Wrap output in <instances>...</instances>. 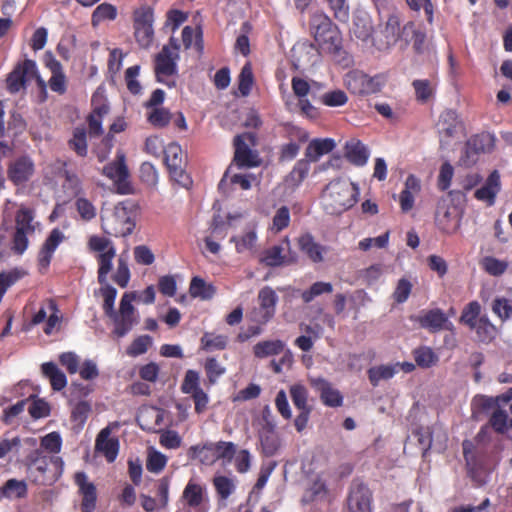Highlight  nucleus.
<instances>
[{
	"instance_id": "obj_50",
	"label": "nucleus",
	"mask_w": 512,
	"mask_h": 512,
	"mask_svg": "<svg viewBox=\"0 0 512 512\" xmlns=\"http://www.w3.org/2000/svg\"><path fill=\"white\" fill-rule=\"evenodd\" d=\"M253 83L254 76L251 64L246 63L242 67L238 77V88L242 96H247L250 93Z\"/></svg>"
},
{
	"instance_id": "obj_11",
	"label": "nucleus",
	"mask_w": 512,
	"mask_h": 512,
	"mask_svg": "<svg viewBox=\"0 0 512 512\" xmlns=\"http://www.w3.org/2000/svg\"><path fill=\"white\" fill-rule=\"evenodd\" d=\"M254 145V136L252 133H243L234 138V161L241 168H250L259 166L261 160L258 154L250 148Z\"/></svg>"
},
{
	"instance_id": "obj_7",
	"label": "nucleus",
	"mask_w": 512,
	"mask_h": 512,
	"mask_svg": "<svg viewBox=\"0 0 512 512\" xmlns=\"http://www.w3.org/2000/svg\"><path fill=\"white\" fill-rule=\"evenodd\" d=\"M344 84L353 94L377 93L385 85V77L382 75L369 77L361 71L353 70L345 75Z\"/></svg>"
},
{
	"instance_id": "obj_36",
	"label": "nucleus",
	"mask_w": 512,
	"mask_h": 512,
	"mask_svg": "<svg viewBox=\"0 0 512 512\" xmlns=\"http://www.w3.org/2000/svg\"><path fill=\"white\" fill-rule=\"evenodd\" d=\"M436 222L439 228L447 234L454 233L459 226V218L455 214V209L451 211L449 208H439Z\"/></svg>"
},
{
	"instance_id": "obj_40",
	"label": "nucleus",
	"mask_w": 512,
	"mask_h": 512,
	"mask_svg": "<svg viewBox=\"0 0 512 512\" xmlns=\"http://www.w3.org/2000/svg\"><path fill=\"white\" fill-rule=\"evenodd\" d=\"M109 318L114 323L113 333L117 337H124L132 329L135 323V317L133 314H122V312L114 311V315H110Z\"/></svg>"
},
{
	"instance_id": "obj_64",
	"label": "nucleus",
	"mask_w": 512,
	"mask_h": 512,
	"mask_svg": "<svg viewBox=\"0 0 512 512\" xmlns=\"http://www.w3.org/2000/svg\"><path fill=\"white\" fill-rule=\"evenodd\" d=\"M493 312L502 320L512 315V300L507 298H496L492 305Z\"/></svg>"
},
{
	"instance_id": "obj_9",
	"label": "nucleus",
	"mask_w": 512,
	"mask_h": 512,
	"mask_svg": "<svg viewBox=\"0 0 512 512\" xmlns=\"http://www.w3.org/2000/svg\"><path fill=\"white\" fill-rule=\"evenodd\" d=\"M102 174L114 182L118 193L130 194L132 192L124 153H117L116 159L103 167Z\"/></svg>"
},
{
	"instance_id": "obj_23",
	"label": "nucleus",
	"mask_w": 512,
	"mask_h": 512,
	"mask_svg": "<svg viewBox=\"0 0 512 512\" xmlns=\"http://www.w3.org/2000/svg\"><path fill=\"white\" fill-rule=\"evenodd\" d=\"M312 386L320 393L321 400L327 406H341L343 398L340 392L332 387V385L323 378H312L310 380Z\"/></svg>"
},
{
	"instance_id": "obj_62",
	"label": "nucleus",
	"mask_w": 512,
	"mask_h": 512,
	"mask_svg": "<svg viewBox=\"0 0 512 512\" xmlns=\"http://www.w3.org/2000/svg\"><path fill=\"white\" fill-rule=\"evenodd\" d=\"M88 248L92 252L106 253L110 249H116L113 242L103 236L92 235L88 240Z\"/></svg>"
},
{
	"instance_id": "obj_14",
	"label": "nucleus",
	"mask_w": 512,
	"mask_h": 512,
	"mask_svg": "<svg viewBox=\"0 0 512 512\" xmlns=\"http://www.w3.org/2000/svg\"><path fill=\"white\" fill-rule=\"evenodd\" d=\"M74 482L78 486L79 495L82 497L81 512H93L97 503L96 486L88 480V476L83 471L75 473Z\"/></svg>"
},
{
	"instance_id": "obj_28",
	"label": "nucleus",
	"mask_w": 512,
	"mask_h": 512,
	"mask_svg": "<svg viewBox=\"0 0 512 512\" xmlns=\"http://www.w3.org/2000/svg\"><path fill=\"white\" fill-rule=\"evenodd\" d=\"M499 190L500 176L497 171H494L488 177L485 185L476 190L475 196L479 200L486 201L488 204H492Z\"/></svg>"
},
{
	"instance_id": "obj_60",
	"label": "nucleus",
	"mask_w": 512,
	"mask_h": 512,
	"mask_svg": "<svg viewBox=\"0 0 512 512\" xmlns=\"http://www.w3.org/2000/svg\"><path fill=\"white\" fill-rule=\"evenodd\" d=\"M29 236L31 235L15 229L11 239V251L16 255H22L29 246Z\"/></svg>"
},
{
	"instance_id": "obj_54",
	"label": "nucleus",
	"mask_w": 512,
	"mask_h": 512,
	"mask_svg": "<svg viewBox=\"0 0 512 512\" xmlns=\"http://www.w3.org/2000/svg\"><path fill=\"white\" fill-rule=\"evenodd\" d=\"M75 207L80 218L85 222L93 220L97 215L96 207L87 198L78 197L75 201Z\"/></svg>"
},
{
	"instance_id": "obj_44",
	"label": "nucleus",
	"mask_w": 512,
	"mask_h": 512,
	"mask_svg": "<svg viewBox=\"0 0 512 512\" xmlns=\"http://www.w3.org/2000/svg\"><path fill=\"white\" fill-rule=\"evenodd\" d=\"M399 364L379 365L368 370V377L373 386H377L382 380L391 379L398 371Z\"/></svg>"
},
{
	"instance_id": "obj_20",
	"label": "nucleus",
	"mask_w": 512,
	"mask_h": 512,
	"mask_svg": "<svg viewBox=\"0 0 512 512\" xmlns=\"http://www.w3.org/2000/svg\"><path fill=\"white\" fill-rule=\"evenodd\" d=\"M111 430L109 427L102 429L97 435L95 441V450L101 453L107 460L112 463L117 458L119 452V440L110 437Z\"/></svg>"
},
{
	"instance_id": "obj_38",
	"label": "nucleus",
	"mask_w": 512,
	"mask_h": 512,
	"mask_svg": "<svg viewBox=\"0 0 512 512\" xmlns=\"http://www.w3.org/2000/svg\"><path fill=\"white\" fill-rule=\"evenodd\" d=\"M262 451L267 456L274 455L280 448V440L272 427L263 428L260 432Z\"/></svg>"
},
{
	"instance_id": "obj_61",
	"label": "nucleus",
	"mask_w": 512,
	"mask_h": 512,
	"mask_svg": "<svg viewBox=\"0 0 512 512\" xmlns=\"http://www.w3.org/2000/svg\"><path fill=\"white\" fill-rule=\"evenodd\" d=\"M290 395L293 404L299 409H310L307 405L308 391L301 384H295L290 387Z\"/></svg>"
},
{
	"instance_id": "obj_45",
	"label": "nucleus",
	"mask_w": 512,
	"mask_h": 512,
	"mask_svg": "<svg viewBox=\"0 0 512 512\" xmlns=\"http://www.w3.org/2000/svg\"><path fill=\"white\" fill-rule=\"evenodd\" d=\"M130 270L128 266V255L122 253L117 260V269L112 276V280L121 288H126L130 281Z\"/></svg>"
},
{
	"instance_id": "obj_58",
	"label": "nucleus",
	"mask_w": 512,
	"mask_h": 512,
	"mask_svg": "<svg viewBox=\"0 0 512 512\" xmlns=\"http://www.w3.org/2000/svg\"><path fill=\"white\" fill-rule=\"evenodd\" d=\"M167 464V458L159 451H150L146 461V469L152 473H160Z\"/></svg>"
},
{
	"instance_id": "obj_35",
	"label": "nucleus",
	"mask_w": 512,
	"mask_h": 512,
	"mask_svg": "<svg viewBox=\"0 0 512 512\" xmlns=\"http://www.w3.org/2000/svg\"><path fill=\"white\" fill-rule=\"evenodd\" d=\"M284 348L285 344L281 340H265L254 345L253 354L257 358H266L281 354Z\"/></svg>"
},
{
	"instance_id": "obj_53",
	"label": "nucleus",
	"mask_w": 512,
	"mask_h": 512,
	"mask_svg": "<svg viewBox=\"0 0 512 512\" xmlns=\"http://www.w3.org/2000/svg\"><path fill=\"white\" fill-rule=\"evenodd\" d=\"M172 119V114L165 108H153L147 115L148 122L154 127L167 126Z\"/></svg>"
},
{
	"instance_id": "obj_51",
	"label": "nucleus",
	"mask_w": 512,
	"mask_h": 512,
	"mask_svg": "<svg viewBox=\"0 0 512 512\" xmlns=\"http://www.w3.org/2000/svg\"><path fill=\"white\" fill-rule=\"evenodd\" d=\"M333 286L329 282H315L309 289L301 293V298L305 303H310L317 296L324 293H331Z\"/></svg>"
},
{
	"instance_id": "obj_57",
	"label": "nucleus",
	"mask_w": 512,
	"mask_h": 512,
	"mask_svg": "<svg viewBox=\"0 0 512 512\" xmlns=\"http://www.w3.org/2000/svg\"><path fill=\"white\" fill-rule=\"evenodd\" d=\"M414 358L416 363L424 368L431 367L438 361L437 355L431 348L421 347L414 351Z\"/></svg>"
},
{
	"instance_id": "obj_8",
	"label": "nucleus",
	"mask_w": 512,
	"mask_h": 512,
	"mask_svg": "<svg viewBox=\"0 0 512 512\" xmlns=\"http://www.w3.org/2000/svg\"><path fill=\"white\" fill-rule=\"evenodd\" d=\"M179 49V40L171 37L168 45L163 46L162 50L156 55L155 74L159 82H164V77L171 76L176 72L175 60L178 58Z\"/></svg>"
},
{
	"instance_id": "obj_24",
	"label": "nucleus",
	"mask_w": 512,
	"mask_h": 512,
	"mask_svg": "<svg viewBox=\"0 0 512 512\" xmlns=\"http://www.w3.org/2000/svg\"><path fill=\"white\" fill-rule=\"evenodd\" d=\"M290 250V242L286 238L281 245H276L266 250L262 262L267 266L275 267L283 264H291L295 262V256H287L284 254L285 250Z\"/></svg>"
},
{
	"instance_id": "obj_17",
	"label": "nucleus",
	"mask_w": 512,
	"mask_h": 512,
	"mask_svg": "<svg viewBox=\"0 0 512 512\" xmlns=\"http://www.w3.org/2000/svg\"><path fill=\"white\" fill-rule=\"evenodd\" d=\"M44 62L51 72V77L48 81L50 89L59 95H63L67 91V80L62 64L51 53L45 54Z\"/></svg>"
},
{
	"instance_id": "obj_63",
	"label": "nucleus",
	"mask_w": 512,
	"mask_h": 512,
	"mask_svg": "<svg viewBox=\"0 0 512 512\" xmlns=\"http://www.w3.org/2000/svg\"><path fill=\"white\" fill-rule=\"evenodd\" d=\"M480 305L478 302L474 301L467 305L461 315V321L468 325L470 328H474L478 323L479 314H480Z\"/></svg>"
},
{
	"instance_id": "obj_52",
	"label": "nucleus",
	"mask_w": 512,
	"mask_h": 512,
	"mask_svg": "<svg viewBox=\"0 0 512 512\" xmlns=\"http://www.w3.org/2000/svg\"><path fill=\"white\" fill-rule=\"evenodd\" d=\"M166 147L167 146L161 137L152 135L146 138L144 151L155 158H160L161 156H164Z\"/></svg>"
},
{
	"instance_id": "obj_6",
	"label": "nucleus",
	"mask_w": 512,
	"mask_h": 512,
	"mask_svg": "<svg viewBox=\"0 0 512 512\" xmlns=\"http://www.w3.org/2000/svg\"><path fill=\"white\" fill-rule=\"evenodd\" d=\"M37 78L38 84L45 88V82L39 77L37 65L34 60L25 59L18 63L14 69L8 74L6 79L7 90L12 93H18L25 89L26 84Z\"/></svg>"
},
{
	"instance_id": "obj_13",
	"label": "nucleus",
	"mask_w": 512,
	"mask_h": 512,
	"mask_svg": "<svg viewBox=\"0 0 512 512\" xmlns=\"http://www.w3.org/2000/svg\"><path fill=\"white\" fill-rule=\"evenodd\" d=\"M35 164L31 157L22 155L8 164L7 177L15 186L25 185L34 175Z\"/></svg>"
},
{
	"instance_id": "obj_34",
	"label": "nucleus",
	"mask_w": 512,
	"mask_h": 512,
	"mask_svg": "<svg viewBox=\"0 0 512 512\" xmlns=\"http://www.w3.org/2000/svg\"><path fill=\"white\" fill-rule=\"evenodd\" d=\"M68 147L79 157H86L88 154L87 130L85 127H75L72 137L68 140Z\"/></svg>"
},
{
	"instance_id": "obj_15",
	"label": "nucleus",
	"mask_w": 512,
	"mask_h": 512,
	"mask_svg": "<svg viewBox=\"0 0 512 512\" xmlns=\"http://www.w3.org/2000/svg\"><path fill=\"white\" fill-rule=\"evenodd\" d=\"M65 238L64 233L59 228L50 231L38 252L37 261L40 271L49 267L54 252Z\"/></svg>"
},
{
	"instance_id": "obj_12",
	"label": "nucleus",
	"mask_w": 512,
	"mask_h": 512,
	"mask_svg": "<svg viewBox=\"0 0 512 512\" xmlns=\"http://www.w3.org/2000/svg\"><path fill=\"white\" fill-rule=\"evenodd\" d=\"M258 301L260 307L252 312L251 320L259 325H264L275 314L278 296L271 287L265 286L258 293Z\"/></svg>"
},
{
	"instance_id": "obj_5",
	"label": "nucleus",
	"mask_w": 512,
	"mask_h": 512,
	"mask_svg": "<svg viewBox=\"0 0 512 512\" xmlns=\"http://www.w3.org/2000/svg\"><path fill=\"white\" fill-rule=\"evenodd\" d=\"M101 227L104 233L114 237H126L135 227L130 211L122 204L115 206L114 210L101 218Z\"/></svg>"
},
{
	"instance_id": "obj_49",
	"label": "nucleus",
	"mask_w": 512,
	"mask_h": 512,
	"mask_svg": "<svg viewBox=\"0 0 512 512\" xmlns=\"http://www.w3.org/2000/svg\"><path fill=\"white\" fill-rule=\"evenodd\" d=\"M133 27L151 26L154 21L153 9L148 5H142L133 11Z\"/></svg>"
},
{
	"instance_id": "obj_22",
	"label": "nucleus",
	"mask_w": 512,
	"mask_h": 512,
	"mask_svg": "<svg viewBox=\"0 0 512 512\" xmlns=\"http://www.w3.org/2000/svg\"><path fill=\"white\" fill-rule=\"evenodd\" d=\"M344 157L351 164L362 167L368 161L369 150L360 140L351 138L344 144Z\"/></svg>"
},
{
	"instance_id": "obj_39",
	"label": "nucleus",
	"mask_w": 512,
	"mask_h": 512,
	"mask_svg": "<svg viewBox=\"0 0 512 512\" xmlns=\"http://www.w3.org/2000/svg\"><path fill=\"white\" fill-rule=\"evenodd\" d=\"M28 492L27 484L25 481L17 479H9L5 484L0 487L1 498H24Z\"/></svg>"
},
{
	"instance_id": "obj_16",
	"label": "nucleus",
	"mask_w": 512,
	"mask_h": 512,
	"mask_svg": "<svg viewBox=\"0 0 512 512\" xmlns=\"http://www.w3.org/2000/svg\"><path fill=\"white\" fill-rule=\"evenodd\" d=\"M165 411L154 406H145L139 409L136 421L141 429L148 432H158L163 427Z\"/></svg>"
},
{
	"instance_id": "obj_41",
	"label": "nucleus",
	"mask_w": 512,
	"mask_h": 512,
	"mask_svg": "<svg viewBox=\"0 0 512 512\" xmlns=\"http://www.w3.org/2000/svg\"><path fill=\"white\" fill-rule=\"evenodd\" d=\"M116 256V249H110L106 253H100L96 256L98 263L97 278L100 284H106L108 274L112 270V261Z\"/></svg>"
},
{
	"instance_id": "obj_18",
	"label": "nucleus",
	"mask_w": 512,
	"mask_h": 512,
	"mask_svg": "<svg viewBox=\"0 0 512 512\" xmlns=\"http://www.w3.org/2000/svg\"><path fill=\"white\" fill-rule=\"evenodd\" d=\"M230 241L235 244L238 253L254 254L257 250L258 241L256 223L250 222L241 234L233 236Z\"/></svg>"
},
{
	"instance_id": "obj_29",
	"label": "nucleus",
	"mask_w": 512,
	"mask_h": 512,
	"mask_svg": "<svg viewBox=\"0 0 512 512\" xmlns=\"http://www.w3.org/2000/svg\"><path fill=\"white\" fill-rule=\"evenodd\" d=\"M418 321L421 327L431 331H438L445 327L447 317L440 309H433L423 312V314L418 317Z\"/></svg>"
},
{
	"instance_id": "obj_31",
	"label": "nucleus",
	"mask_w": 512,
	"mask_h": 512,
	"mask_svg": "<svg viewBox=\"0 0 512 512\" xmlns=\"http://www.w3.org/2000/svg\"><path fill=\"white\" fill-rule=\"evenodd\" d=\"M298 245L300 250L309 257L313 262L323 261V253L325 249L316 243L313 237L309 234H305L299 237Z\"/></svg>"
},
{
	"instance_id": "obj_47",
	"label": "nucleus",
	"mask_w": 512,
	"mask_h": 512,
	"mask_svg": "<svg viewBox=\"0 0 512 512\" xmlns=\"http://www.w3.org/2000/svg\"><path fill=\"white\" fill-rule=\"evenodd\" d=\"M100 293L103 297V311L104 314L109 317L110 315H114V303L117 296V290L110 284L106 282V284H101Z\"/></svg>"
},
{
	"instance_id": "obj_2",
	"label": "nucleus",
	"mask_w": 512,
	"mask_h": 512,
	"mask_svg": "<svg viewBox=\"0 0 512 512\" xmlns=\"http://www.w3.org/2000/svg\"><path fill=\"white\" fill-rule=\"evenodd\" d=\"M359 188L348 179H336L325 187L322 206L330 215H340L352 208L358 201Z\"/></svg>"
},
{
	"instance_id": "obj_21",
	"label": "nucleus",
	"mask_w": 512,
	"mask_h": 512,
	"mask_svg": "<svg viewBox=\"0 0 512 512\" xmlns=\"http://www.w3.org/2000/svg\"><path fill=\"white\" fill-rule=\"evenodd\" d=\"M349 512H371V493L363 484L352 487L348 497Z\"/></svg>"
},
{
	"instance_id": "obj_25",
	"label": "nucleus",
	"mask_w": 512,
	"mask_h": 512,
	"mask_svg": "<svg viewBox=\"0 0 512 512\" xmlns=\"http://www.w3.org/2000/svg\"><path fill=\"white\" fill-rule=\"evenodd\" d=\"M336 147L332 138H316L309 142L305 149V160L317 162L323 155L330 153Z\"/></svg>"
},
{
	"instance_id": "obj_33",
	"label": "nucleus",
	"mask_w": 512,
	"mask_h": 512,
	"mask_svg": "<svg viewBox=\"0 0 512 512\" xmlns=\"http://www.w3.org/2000/svg\"><path fill=\"white\" fill-rule=\"evenodd\" d=\"M109 107L102 104L93 108L87 117L88 133L90 137L100 136L103 133L102 122L103 117L108 114Z\"/></svg>"
},
{
	"instance_id": "obj_42",
	"label": "nucleus",
	"mask_w": 512,
	"mask_h": 512,
	"mask_svg": "<svg viewBox=\"0 0 512 512\" xmlns=\"http://www.w3.org/2000/svg\"><path fill=\"white\" fill-rule=\"evenodd\" d=\"M495 136L489 132H483L470 138L469 147L478 153L491 152L495 147Z\"/></svg>"
},
{
	"instance_id": "obj_59",
	"label": "nucleus",
	"mask_w": 512,
	"mask_h": 512,
	"mask_svg": "<svg viewBox=\"0 0 512 512\" xmlns=\"http://www.w3.org/2000/svg\"><path fill=\"white\" fill-rule=\"evenodd\" d=\"M151 344L152 338L149 335L139 336L127 348V354L132 357L142 355L147 352Z\"/></svg>"
},
{
	"instance_id": "obj_1",
	"label": "nucleus",
	"mask_w": 512,
	"mask_h": 512,
	"mask_svg": "<svg viewBox=\"0 0 512 512\" xmlns=\"http://www.w3.org/2000/svg\"><path fill=\"white\" fill-rule=\"evenodd\" d=\"M26 467L28 477L33 483L50 486L62 476L64 462L60 456L36 449L26 457Z\"/></svg>"
},
{
	"instance_id": "obj_3",
	"label": "nucleus",
	"mask_w": 512,
	"mask_h": 512,
	"mask_svg": "<svg viewBox=\"0 0 512 512\" xmlns=\"http://www.w3.org/2000/svg\"><path fill=\"white\" fill-rule=\"evenodd\" d=\"M311 29L319 47L327 53L337 54L341 50V35L329 17L315 13L311 18Z\"/></svg>"
},
{
	"instance_id": "obj_30",
	"label": "nucleus",
	"mask_w": 512,
	"mask_h": 512,
	"mask_svg": "<svg viewBox=\"0 0 512 512\" xmlns=\"http://www.w3.org/2000/svg\"><path fill=\"white\" fill-rule=\"evenodd\" d=\"M310 171L308 160L300 159L285 178V185L294 191L304 181Z\"/></svg>"
},
{
	"instance_id": "obj_27",
	"label": "nucleus",
	"mask_w": 512,
	"mask_h": 512,
	"mask_svg": "<svg viewBox=\"0 0 512 512\" xmlns=\"http://www.w3.org/2000/svg\"><path fill=\"white\" fill-rule=\"evenodd\" d=\"M419 180L414 175H409L405 181V188L400 194V206L404 212L413 208L415 196L420 192Z\"/></svg>"
},
{
	"instance_id": "obj_32",
	"label": "nucleus",
	"mask_w": 512,
	"mask_h": 512,
	"mask_svg": "<svg viewBox=\"0 0 512 512\" xmlns=\"http://www.w3.org/2000/svg\"><path fill=\"white\" fill-rule=\"evenodd\" d=\"M41 370L43 375L49 379L53 390L60 391L67 385V378L65 374L54 362L43 363Z\"/></svg>"
},
{
	"instance_id": "obj_46",
	"label": "nucleus",
	"mask_w": 512,
	"mask_h": 512,
	"mask_svg": "<svg viewBox=\"0 0 512 512\" xmlns=\"http://www.w3.org/2000/svg\"><path fill=\"white\" fill-rule=\"evenodd\" d=\"M352 32L358 39L367 41L373 33L372 22L368 15H359L355 17Z\"/></svg>"
},
{
	"instance_id": "obj_10",
	"label": "nucleus",
	"mask_w": 512,
	"mask_h": 512,
	"mask_svg": "<svg viewBox=\"0 0 512 512\" xmlns=\"http://www.w3.org/2000/svg\"><path fill=\"white\" fill-rule=\"evenodd\" d=\"M401 18L392 13L374 37V44L379 50H388L398 42L401 43Z\"/></svg>"
},
{
	"instance_id": "obj_56",
	"label": "nucleus",
	"mask_w": 512,
	"mask_h": 512,
	"mask_svg": "<svg viewBox=\"0 0 512 512\" xmlns=\"http://www.w3.org/2000/svg\"><path fill=\"white\" fill-rule=\"evenodd\" d=\"M216 293L215 287L204 279L194 276V298L210 300Z\"/></svg>"
},
{
	"instance_id": "obj_4",
	"label": "nucleus",
	"mask_w": 512,
	"mask_h": 512,
	"mask_svg": "<svg viewBox=\"0 0 512 512\" xmlns=\"http://www.w3.org/2000/svg\"><path fill=\"white\" fill-rule=\"evenodd\" d=\"M163 161L171 179L179 186L190 190L192 187V177L186 171L188 164L187 153L182 150L181 146L177 143L168 144Z\"/></svg>"
},
{
	"instance_id": "obj_55",
	"label": "nucleus",
	"mask_w": 512,
	"mask_h": 512,
	"mask_svg": "<svg viewBox=\"0 0 512 512\" xmlns=\"http://www.w3.org/2000/svg\"><path fill=\"white\" fill-rule=\"evenodd\" d=\"M134 28V37L138 45L147 49L151 46L154 40L153 25L151 26H136Z\"/></svg>"
},
{
	"instance_id": "obj_48",
	"label": "nucleus",
	"mask_w": 512,
	"mask_h": 512,
	"mask_svg": "<svg viewBox=\"0 0 512 512\" xmlns=\"http://www.w3.org/2000/svg\"><path fill=\"white\" fill-rule=\"evenodd\" d=\"M202 350L211 352L214 350H222L227 345V337L223 335H215L213 333H205L200 340Z\"/></svg>"
},
{
	"instance_id": "obj_37",
	"label": "nucleus",
	"mask_w": 512,
	"mask_h": 512,
	"mask_svg": "<svg viewBox=\"0 0 512 512\" xmlns=\"http://www.w3.org/2000/svg\"><path fill=\"white\" fill-rule=\"evenodd\" d=\"M438 125L441 134L449 137L454 136L460 128L458 114L452 109L445 110L440 116Z\"/></svg>"
},
{
	"instance_id": "obj_19",
	"label": "nucleus",
	"mask_w": 512,
	"mask_h": 512,
	"mask_svg": "<svg viewBox=\"0 0 512 512\" xmlns=\"http://www.w3.org/2000/svg\"><path fill=\"white\" fill-rule=\"evenodd\" d=\"M410 42L418 54L424 53L427 49L426 34L414 22H408L402 27L401 48H406Z\"/></svg>"
},
{
	"instance_id": "obj_43",
	"label": "nucleus",
	"mask_w": 512,
	"mask_h": 512,
	"mask_svg": "<svg viewBox=\"0 0 512 512\" xmlns=\"http://www.w3.org/2000/svg\"><path fill=\"white\" fill-rule=\"evenodd\" d=\"M117 8L110 3H102L96 7L91 16L93 27L99 26L104 21H113L117 17Z\"/></svg>"
},
{
	"instance_id": "obj_26",
	"label": "nucleus",
	"mask_w": 512,
	"mask_h": 512,
	"mask_svg": "<svg viewBox=\"0 0 512 512\" xmlns=\"http://www.w3.org/2000/svg\"><path fill=\"white\" fill-rule=\"evenodd\" d=\"M35 217L36 211L34 208L20 205L15 213V229L33 235L39 226Z\"/></svg>"
}]
</instances>
